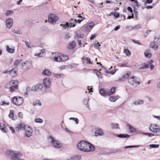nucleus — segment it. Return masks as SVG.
Masks as SVG:
<instances>
[{"label":"nucleus","instance_id":"f257e3e1","mask_svg":"<svg viewBox=\"0 0 160 160\" xmlns=\"http://www.w3.org/2000/svg\"><path fill=\"white\" fill-rule=\"evenodd\" d=\"M5 154L10 159V160H19L22 156L21 152L11 150H7Z\"/></svg>","mask_w":160,"mask_h":160},{"label":"nucleus","instance_id":"f03ea898","mask_svg":"<svg viewBox=\"0 0 160 160\" xmlns=\"http://www.w3.org/2000/svg\"><path fill=\"white\" fill-rule=\"evenodd\" d=\"M53 57L52 56L51 59L55 62H65L68 59V57L61 53L55 52L52 53Z\"/></svg>","mask_w":160,"mask_h":160},{"label":"nucleus","instance_id":"7ed1b4c3","mask_svg":"<svg viewBox=\"0 0 160 160\" xmlns=\"http://www.w3.org/2000/svg\"><path fill=\"white\" fill-rule=\"evenodd\" d=\"M12 101L13 104L19 106L22 104L23 99L22 97L17 96L12 97Z\"/></svg>","mask_w":160,"mask_h":160},{"label":"nucleus","instance_id":"20e7f679","mask_svg":"<svg viewBox=\"0 0 160 160\" xmlns=\"http://www.w3.org/2000/svg\"><path fill=\"white\" fill-rule=\"evenodd\" d=\"M140 81L136 77L133 76L128 79V82L131 85L136 87L140 84Z\"/></svg>","mask_w":160,"mask_h":160},{"label":"nucleus","instance_id":"39448f33","mask_svg":"<svg viewBox=\"0 0 160 160\" xmlns=\"http://www.w3.org/2000/svg\"><path fill=\"white\" fill-rule=\"evenodd\" d=\"M49 140L51 142L52 146L54 147L59 148L62 146V143L59 141L55 140L54 138L51 136L48 137Z\"/></svg>","mask_w":160,"mask_h":160},{"label":"nucleus","instance_id":"423d86ee","mask_svg":"<svg viewBox=\"0 0 160 160\" xmlns=\"http://www.w3.org/2000/svg\"><path fill=\"white\" fill-rule=\"evenodd\" d=\"M87 142L85 141H82L77 144V147L80 150L86 152Z\"/></svg>","mask_w":160,"mask_h":160},{"label":"nucleus","instance_id":"0eeeda50","mask_svg":"<svg viewBox=\"0 0 160 160\" xmlns=\"http://www.w3.org/2000/svg\"><path fill=\"white\" fill-rule=\"evenodd\" d=\"M150 130L156 134H158L160 132V128L159 126L154 124L150 125L149 127Z\"/></svg>","mask_w":160,"mask_h":160},{"label":"nucleus","instance_id":"6e6552de","mask_svg":"<svg viewBox=\"0 0 160 160\" xmlns=\"http://www.w3.org/2000/svg\"><path fill=\"white\" fill-rule=\"evenodd\" d=\"M22 68L24 70L29 69L32 66V63L30 61H27L21 64Z\"/></svg>","mask_w":160,"mask_h":160},{"label":"nucleus","instance_id":"1a4fd4ad","mask_svg":"<svg viewBox=\"0 0 160 160\" xmlns=\"http://www.w3.org/2000/svg\"><path fill=\"white\" fill-rule=\"evenodd\" d=\"M48 21L52 24L55 23L59 18L58 16L53 14H51L48 17Z\"/></svg>","mask_w":160,"mask_h":160},{"label":"nucleus","instance_id":"9d476101","mask_svg":"<svg viewBox=\"0 0 160 160\" xmlns=\"http://www.w3.org/2000/svg\"><path fill=\"white\" fill-rule=\"evenodd\" d=\"M24 135L27 138H29L32 136V130L30 127H25L24 129Z\"/></svg>","mask_w":160,"mask_h":160},{"label":"nucleus","instance_id":"9b49d317","mask_svg":"<svg viewBox=\"0 0 160 160\" xmlns=\"http://www.w3.org/2000/svg\"><path fill=\"white\" fill-rule=\"evenodd\" d=\"M146 68H150L151 70H152L154 68V66L153 65V61L152 60H150L147 63V64L143 67L140 68L141 69H144Z\"/></svg>","mask_w":160,"mask_h":160},{"label":"nucleus","instance_id":"f8f14e48","mask_svg":"<svg viewBox=\"0 0 160 160\" xmlns=\"http://www.w3.org/2000/svg\"><path fill=\"white\" fill-rule=\"evenodd\" d=\"M43 85L42 84L38 83L33 86L31 88V90L34 92H36L42 89Z\"/></svg>","mask_w":160,"mask_h":160},{"label":"nucleus","instance_id":"ddd939ff","mask_svg":"<svg viewBox=\"0 0 160 160\" xmlns=\"http://www.w3.org/2000/svg\"><path fill=\"white\" fill-rule=\"evenodd\" d=\"M6 23L7 27L10 29L13 25V19L11 18H8L6 19Z\"/></svg>","mask_w":160,"mask_h":160},{"label":"nucleus","instance_id":"4468645a","mask_svg":"<svg viewBox=\"0 0 160 160\" xmlns=\"http://www.w3.org/2000/svg\"><path fill=\"white\" fill-rule=\"evenodd\" d=\"M51 80L49 78H45L43 80L44 87L46 88H49L50 86Z\"/></svg>","mask_w":160,"mask_h":160},{"label":"nucleus","instance_id":"2eb2a0df","mask_svg":"<svg viewBox=\"0 0 160 160\" xmlns=\"http://www.w3.org/2000/svg\"><path fill=\"white\" fill-rule=\"evenodd\" d=\"M87 146L86 152H93L95 149V147L94 146L90 143L87 142Z\"/></svg>","mask_w":160,"mask_h":160},{"label":"nucleus","instance_id":"dca6fc26","mask_svg":"<svg viewBox=\"0 0 160 160\" xmlns=\"http://www.w3.org/2000/svg\"><path fill=\"white\" fill-rule=\"evenodd\" d=\"M95 23L94 22H89L87 26L85 28V30L87 32L90 31L91 29L95 25Z\"/></svg>","mask_w":160,"mask_h":160},{"label":"nucleus","instance_id":"f3484780","mask_svg":"<svg viewBox=\"0 0 160 160\" xmlns=\"http://www.w3.org/2000/svg\"><path fill=\"white\" fill-rule=\"evenodd\" d=\"M90 98L88 97H87L85 98L83 100V103L87 107L88 109L90 111L91 110V108L89 105V100Z\"/></svg>","mask_w":160,"mask_h":160},{"label":"nucleus","instance_id":"a211bd4d","mask_svg":"<svg viewBox=\"0 0 160 160\" xmlns=\"http://www.w3.org/2000/svg\"><path fill=\"white\" fill-rule=\"evenodd\" d=\"M81 157L80 155H74L68 157V159L69 160H80Z\"/></svg>","mask_w":160,"mask_h":160},{"label":"nucleus","instance_id":"6ab92c4d","mask_svg":"<svg viewBox=\"0 0 160 160\" xmlns=\"http://www.w3.org/2000/svg\"><path fill=\"white\" fill-rule=\"evenodd\" d=\"M26 127L25 124H18L15 128V130L17 131H19L22 129H24Z\"/></svg>","mask_w":160,"mask_h":160},{"label":"nucleus","instance_id":"aec40b11","mask_svg":"<svg viewBox=\"0 0 160 160\" xmlns=\"http://www.w3.org/2000/svg\"><path fill=\"white\" fill-rule=\"evenodd\" d=\"M77 22L76 19H71L69 21V25L70 28L71 27H74L76 25V24Z\"/></svg>","mask_w":160,"mask_h":160},{"label":"nucleus","instance_id":"412c9836","mask_svg":"<svg viewBox=\"0 0 160 160\" xmlns=\"http://www.w3.org/2000/svg\"><path fill=\"white\" fill-rule=\"evenodd\" d=\"M131 73L130 72L127 73L126 74L123 75L121 77L119 78V80L121 81H123L128 79V77L130 76Z\"/></svg>","mask_w":160,"mask_h":160},{"label":"nucleus","instance_id":"4be33fe9","mask_svg":"<svg viewBox=\"0 0 160 160\" xmlns=\"http://www.w3.org/2000/svg\"><path fill=\"white\" fill-rule=\"evenodd\" d=\"M10 113L8 116L13 120H15L17 119V117L16 115H14V111L13 110H10Z\"/></svg>","mask_w":160,"mask_h":160},{"label":"nucleus","instance_id":"5701e85b","mask_svg":"<svg viewBox=\"0 0 160 160\" xmlns=\"http://www.w3.org/2000/svg\"><path fill=\"white\" fill-rule=\"evenodd\" d=\"M104 135V133L103 132L102 130L101 129H98L95 132V135L96 136Z\"/></svg>","mask_w":160,"mask_h":160},{"label":"nucleus","instance_id":"b1692460","mask_svg":"<svg viewBox=\"0 0 160 160\" xmlns=\"http://www.w3.org/2000/svg\"><path fill=\"white\" fill-rule=\"evenodd\" d=\"M51 72L48 69H45L42 72V74L44 75L50 76L51 75Z\"/></svg>","mask_w":160,"mask_h":160},{"label":"nucleus","instance_id":"393cba45","mask_svg":"<svg viewBox=\"0 0 160 160\" xmlns=\"http://www.w3.org/2000/svg\"><path fill=\"white\" fill-rule=\"evenodd\" d=\"M144 103V101L142 100H137L133 102V104L135 106H138Z\"/></svg>","mask_w":160,"mask_h":160},{"label":"nucleus","instance_id":"a878e982","mask_svg":"<svg viewBox=\"0 0 160 160\" xmlns=\"http://www.w3.org/2000/svg\"><path fill=\"white\" fill-rule=\"evenodd\" d=\"M18 88V85L15 84H15L11 85L10 87L9 91L11 92H12L14 91L16 89H17Z\"/></svg>","mask_w":160,"mask_h":160},{"label":"nucleus","instance_id":"bb28decb","mask_svg":"<svg viewBox=\"0 0 160 160\" xmlns=\"http://www.w3.org/2000/svg\"><path fill=\"white\" fill-rule=\"evenodd\" d=\"M76 43L75 42L73 41L70 42L69 45L68 46V48L69 49H72L74 48L76 46Z\"/></svg>","mask_w":160,"mask_h":160},{"label":"nucleus","instance_id":"cd10ccee","mask_svg":"<svg viewBox=\"0 0 160 160\" xmlns=\"http://www.w3.org/2000/svg\"><path fill=\"white\" fill-rule=\"evenodd\" d=\"M119 98V96H112L109 97V99L110 101L112 102H114Z\"/></svg>","mask_w":160,"mask_h":160},{"label":"nucleus","instance_id":"c85d7f7f","mask_svg":"<svg viewBox=\"0 0 160 160\" xmlns=\"http://www.w3.org/2000/svg\"><path fill=\"white\" fill-rule=\"evenodd\" d=\"M127 127L129 130L130 133H133L136 132L135 128L134 127L130 125H127Z\"/></svg>","mask_w":160,"mask_h":160},{"label":"nucleus","instance_id":"c756f323","mask_svg":"<svg viewBox=\"0 0 160 160\" xmlns=\"http://www.w3.org/2000/svg\"><path fill=\"white\" fill-rule=\"evenodd\" d=\"M8 73L9 75L12 77H14L17 75V72L14 69L9 71Z\"/></svg>","mask_w":160,"mask_h":160},{"label":"nucleus","instance_id":"7c9ffc66","mask_svg":"<svg viewBox=\"0 0 160 160\" xmlns=\"http://www.w3.org/2000/svg\"><path fill=\"white\" fill-rule=\"evenodd\" d=\"M45 54V50L44 49H42L41 50V52L38 54H35V56H38L39 57H42Z\"/></svg>","mask_w":160,"mask_h":160},{"label":"nucleus","instance_id":"2f4dec72","mask_svg":"<svg viewBox=\"0 0 160 160\" xmlns=\"http://www.w3.org/2000/svg\"><path fill=\"white\" fill-rule=\"evenodd\" d=\"M150 47L155 49H157L158 48V44L155 43L154 41L153 42H151L150 43Z\"/></svg>","mask_w":160,"mask_h":160},{"label":"nucleus","instance_id":"473e14b6","mask_svg":"<svg viewBox=\"0 0 160 160\" xmlns=\"http://www.w3.org/2000/svg\"><path fill=\"white\" fill-rule=\"evenodd\" d=\"M0 129L2 132L4 133L7 132L6 130V128L5 125L2 123H0Z\"/></svg>","mask_w":160,"mask_h":160},{"label":"nucleus","instance_id":"72a5a7b5","mask_svg":"<svg viewBox=\"0 0 160 160\" xmlns=\"http://www.w3.org/2000/svg\"><path fill=\"white\" fill-rule=\"evenodd\" d=\"M33 105L34 106H41L42 105V103L39 100H36L33 101Z\"/></svg>","mask_w":160,"mask_h":160},{"label":"nucleus","instance_id":"f704fd0d","mask_svg":"<svg viewBox=\"0 0 160 160\" xmlns=\"http://www.w3.org/2000/svg\"><path fill=\"white\" fill-rule=\"evenodd\" d=\"M15 84V81L12 80L10 81L9 83H8L5 86V88H6L10 89V87L11 86V85H13Z\"/></svg>","mask_w":160,"mask_h":160},{"label":"nucleus","instance_id":"c9c22d12","mask_svg":"<svg viewBox=\"0 0 160 160\" xmlns=\"http://www.w3.org/2000/svg\"><path fill=\"white\" fill-rule=\"evenodd\" d=\"M154 42L158 44L160 43V35L156 36L154 39Z\"/></svg>","mask_w":160,"mask_h":160},{"label":"nucleus","instance_id":"e433bc0d","mask_svg":"<svg viewBox=\"0 0 160 160\" xmlns=\"http://www.w3.org/2000/svg\"><path fill=\"white\" fill-rule=\"evenodd\" d=\"M144 54L146 57L150 58L152 56L151 53H150L149 51H146L144 52Z\"/></svg>","mask_w":160,"mask_h":160},{"label":"nucleus","instance_id":"4c0bfd02","mask_svg":"<svg viewBox=\"0 0 160 160\" xmlns=\"http://www.w3.org/2000/svg\"><path fill=\"white\" fill-rule=\"evenodd\" d=\"M130 136L128 134H120L117 135V137L120 138H129Z\"/></svg>","mask_w":160,"mask_h":160},{"label":"nucleus","instance_id":"58836bf2","mask_svg":"<svg viewBox=\"0 0 160 160\" xmlns=\"http://www.w3.org/2000/svg\"><path fill=\"white\" fill-rule=\"evenodd\" d=\"M112 128L114 129H119V125L117 123H112L111 124Z\"/></svg>","mask_w":160,"mask_h":160},{"label":"nucleus","instance_id":"ea45409f","mask_svg":"<svg viewBox=\"0 0 160 160\" xmlns=\"http://www.w3.org/2000/svg\"><path fill=\"white\" fill-rule=\"evenodd\" d=\"M116 88L115 87L112 88L110 90V91L108 92V94L109 95L113 94L115 91Z\"/></svg>","mask_w":160,"mask_h":160},{"label":"nucleus","instance_id":"a19ab883","mask_svg":"<svg viewBox=\"0 0 160 160\" xmlns=\"http://www.w3.org/2000/svg\"><path fill=\"white\" fill-rule=\"evenodd\" d=\"M7 51L10 53H13L14 52L15 50L14 49L9 48L8 46H6Z\"/></svg>","mask_w":160,"mask_h":160},{"label":"nucleus","instance_id":"79ce46f5","mask_svg":"<svg viewBox=\"0 0 160 160\" xmlns=\"http://www.w3.org/2000/svg\"><path fill=\"white\" fill-rule=\"evenodd\" d=\"M60 26H62L64 29L70 28L69 23L67 22L65 24H61Z\"/></svg>","mask_w":160,"mask_h":160},{"label":"nucleus","instance_id":"37998d69","mask_svg":"<svg viewBox=\"0 0 160 160\" xmlns=\"http://www.w3.org/2000/svg\"><path fill=\"white\" fill-rule=\"evenodd\" d=\"M99 93L101 95L103 96L106 95L107 94V93L103 88H101L100 90Z\"/></svg>","mask_w":160,"mask_h":160},{"label":"nucleus","instance_id":"c03bdc74","mask_svg":"<svg viewBox=\"0 0 160 160\" xmlns=\"http://www.w3.org/2000/svg\"><path fill=\"white\" fill-rule=\"evenodd\" d=\"M12 32L14 33L18 34H21L23 33L22 31L21 30H13Z\"/></svg>","mask_w":160,"mask_h":160},{"label":"nucleus","instance_id":"a18cd8bd","mask_svg":"<svg viewBox=\"0 0 160 160\" xmlns=\"http://www.w3.org/2000/svg\"><path fill=\"white\" fill-rule=\"evenodd\" d=\"M95 73L96 74L98 77L99 78H103L102 75L101 74V72H98V71L95 70Z\"/></svg>","mask_w":160,"mask_h":160},{"label":"nucleus","instance_id":"49530a36","mask_svg":"<svg viewBox=\"0 0 160 160\" xmlns=\"http://www.w3.org/2000/svg\"><path fill=\"white\" fill-rule=\"evenodd\" d=\"M22 61V59H18L15 61L14 63V66H17L18 65L21 63Z\"/></svg>","mask_w":160,"mask_h":160},{"label":"nucleus","instance_id":"de8ad7c7","mask_svg":"<svg viewBox=\"0 0 160 160\" xmlns=\"http://www.w3.org/2000/svg\"><path fill=\"white\" fill-rule=\"evenodd\" d=\"M93 45L95 48L98 49V50H100V48L99 46H101V45L100 44L99 42L95 43L93 44Z\"/></svg>","mask_w":160,"mask_h":160},{"label":"nucleus","instance_id":"09e8293b","mask_svg":"<svg viewBox=\"0 0 160 160\" xmlns=\"http://www.w3.org/2000/svg\"><path fill=\"white\" fill-rule=\"evenodd\" d=\"M124 52L126 54V55L128 56H130L131 52L128 49H124Z\"/></svg>","mask_w":160,"mask_h":160},{"label":"nucleus","instance_id":"8fccbe9b","mask_svg":"<svg viewBox=\"0 0 160 160\" xmlns=\"http://www.w3.org/2000/svg\"><path fill=\"white\" fill-rule=\"evenodd\" d=\"M53 75L54 76L58 78H60L64 76V74H58L56 73H54Z\"/></svg>","mask_w":160,"mask_h":160},{"label":"nucleus","instance_id":"3c124183","mask_svg":"<svg viewBox=\"0 0 160 160\" xmlns=\"http://www.w3.org/2000/svg\"><path fill=\"white\" fill-rule=\"evenodd\" d=\"M35 122L37 123H42L43 120L40 118H36L35 119Z\"/></svg>","mask_w":160,"mask_h":160},{"label":"nucleus","instance_id":"603ef678","mask_svg":"<svg viewBox=\"0 0 160 160\" xmlns=\"http://www.w3.org/2000/svg\"><path fill=\"white\" fill-rule=\"evenodd\" d=\"M83 36V35L82 34H78V33H75V37L78 39L80 38H82Z\"/></svg>","mask_w":160,"mask_h":160},{"label":"nucleus","instance_id":"864d4df0","mask_svg":"<svg viewBox=\"0 0 160 160\" xmlns=\"http://www.w3.org/2000/svg\"><path fill=\"white\" fill-rule=\"evenodd\" d=\"M13 12L12 10H9L7 11L6 12V14L7 16H8L12 14Z\"/></svg>","mask_w":160,"mask_h":160},{"label":"nucleus","instance_id":"5fc2aeb1","mask_svg":"<svg viewBox=\"0 0 160 160\" xmlns=\"http://www.w3.org/2000/svg\"><path fill=\"white\" fill-rule=\"evenodd\" d=\"M138 147H139V146L138 145H130L128 146H126L124 147V148L127 149L130 148H137Z\"/></svg>","mask_w":160,"mask_h":160},{"label":"nucleus","instance_id":"6e6d98bb","mask_svg":"<svg viewBox=\"0 0 160 160\" xmlns=\"http://www.w3.org/2000/svg\"><path fill=\"white\" fill-rule=\"evenodd\" d=\"M149 146L151 148H157L159 147V145L158 144H150Z\"/></svg>","mask_w":160,"mask_h":160},{"label":"nucleus","instance_id":"4d7b16f0","mask_svg":"<svg viewBox=\"0 0 160 160\" xmlns=\"http://www.w3.org/2000/svg\"><path fill=\"white\" fill-rule=\"evenodd\" d=\"M25 42L28 48H30L31 47V44L30 42L28 41H25Z\"/></svg>","mask_w":160,"mask_h":160},{"label":"nucleus","instance_id":"13d9d810","mask_svg":"<svg viewBox=\"0 0 160 160\" xmlns=\"http://www.w3.org/2000/svg\"><path fill=\"white\" fill-rule=\"evenodd\" d=\"M143 135H148L149 137H151L152 136H153L154 135L151 133H143Z\"/></svg>","mask_w":160,"mask_h":160},{"label":"nucleus","instance_id":"bf43d9fd","mask_svg":"<svg viewBox=\"0 0 160 160\" xmlns=\"http://www.w3.org/2000/svg\"><path fill=\"white\" fill-rule=\"evenodd\" d=\"M151 32V30H147L146 31L145 33L144 34V36L145 37H146L148 35V34L150 33Z\"/></svg>","mask_w":160,"mask_h":160},{"label":"nucleus","instance_id":"052dcab7","mask_svg":"<svg viewBox=\"0 0 160 160\" xmlns=\"http://www.w3.org/2000/svg\"><path fill=\"white\" fill-rule=\"evenodd\" d=\"M132 41L133 42V43L135 44H138L139 45H142V44L138 41H136L135 40H132Z\"/></svg>","mask_w":160,"mask_h":160},{"label":"nucleus","instance_id":"680f3d73","mask_svg":"<svg viewBox=\"0 0 160 160\" xmlns=\"http://www.w3.org/2000/svg\"><path fill=\"white\" fill-rule=\"evenodd\" d=\"M141 28V26L139 24H138L136 26H135L134 27H132V28L133 29H138L140 28Z\"/></svg>","mask_w":160,"mask_h":160},{"label":"nucleus","instance_id":"e2e57ef3","mask_svg":"<svg viewBox=\"0 0 160 160\" xmlns=\"http://www.w3.org/2000/svg\"><path fill=\"white\" fill-rule=\"evenodd\" d=\"M35 133L37 135H39L40 134L39 130L37 128L35 129Z\"/></svg>","mask_w":160,"mask_h":160},{"label":"nucleus","instance_id":"0e129e2a","mask_svg":"<svg viewBox=\"0 0 160 160\" xmlns=\"http://www.w3.org/2000/svg\"><path fill=\"white\" fill-rule=\"evenodd\" d=\"M68 67V65H63L60 67L61 70H63Z\"/></svg>","mask_w":160,"mask_h":160},{"label":"nucleus","instance_id":"69168bd1","mask_svg":"<svg viewBox=\"0 0 160 160\" xmlns=\"http://www.w3.org/2000/svg\"><path fill=\"white\" fill-rule=\"evenodd\" d=\"M23 113L22 112H20L18 113V117L22 118H23Z\"/></svg>","mask_w":160,"mask_h":160},{"label":"nucleus","instance_id":"338daca9","mask_svg":"<svg viewBox=\"0 0 160 160\" xmlns=\"http://www.w3.org/2000/svg\"><path fill=\"white\" fill-rule=\"evenodd\" d=\"M10 129L12 131V133H14L15 132V131L14 129V128L11 127H9Z\"/></svg>","mask_w":160,"mask_h":160},{"label":"nucleus","instance_id":"774afa93","mask_svg":"<svg viewBox=\"0 0 160 160\" xmlns=\"http://www.w3.org/2000/svg\"><path fill=\"white\" fill-rule=\"evenodd\" d=\"M116 72L115 71H107V73H110L112 75L114 74Z\"/></svg>","mask_w":160,"mask_h":160}]
</instances>
